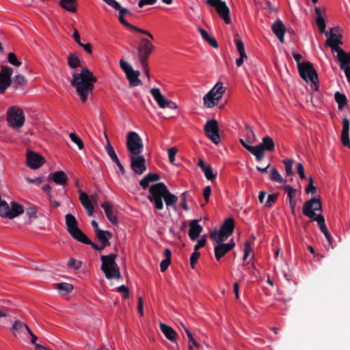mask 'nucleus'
Returning <instances> with one entry per match:
<instances>
[{"mask_svg": "<svg viewBox=\"0 0 350 350\" xmlns=\"http://www.w3.org/2000/svg\"><path fill=\"white\" fill-rule=\"evenodd\" d=\"M97 81L96 77L88 67H82L80 73L74 72L70 81L71 85L75 87L77 95L82 103H85L90 94L93 93L94 84Z\"/></svg>", "mask_w": 350, "mask_h": 350, "instance_id": "1", "label": "nucleus"}, {"mask_svg": "<svg viewBox=\"0 0 350 350\" xmlns=\"http://www.w3.org/2000/svg\"><path fill=\"white\" fill-rule=\"evenodd\" d=\"M239 142L247 151L256 157L257 161L262 160L265 151L273 152L275 150V142L270 136L264 137L262 142L256 146L249 145L247 142L243 139H240Z\"/></svg>", "mask_w": 350, "mask_h": 350, "instance_id": "2", "label": "nucleus"}, {"mask_svg": "<svg viewBox=\"0 0 350 350\" xmlns=\"http://www.w3.org/2000/svg\"><path fill=\"white\" fill-rule=\"evenodd\" d=\"M116 257V254L103 255L100 257L102 261L100 269L107 279H119L121 277L119 267L115 260Z\"/></svg>", "mask_w": 350, "mask_h": 350, "instance_id": "3", "label": "nucleus"}, {"mask_svg": "<svg viewBox=\"0 0 350 350\" xmlns=\"http://www.w3.org/2000/svg\"><path fill=\"white\" fill-rule=\"evenodd\" d=\"M167 187L163 183H157L149 187L148 200L152 203L154 208L157 210H163L164 205L163 200L164 199Z\"/></svg>", "mask_w": 350, "mask_h": 350, "instance_id": "4", "label": "nucleus"}, {"mask_svg": "<svg viewBox=\"0 0 350 350\" xmlns=\"http://www.w3.org/2000/svg\"><path fill=\"white\" fill-rule=\"evenodd\" d=\"M322 204L320 200L316 198H312L310 200L306 201L303 206V214L316 221L318 226H320L325 224V220L322 215H317L314 211H321Z\"/></svg>", "mask_w": 350, "mask_h": 350, "instance_id": "5", "label": "nucleus"}, {"mask_svg": "<svg viewBox=\"0 0 350 350\" xmlns=\"http://www.w3.org/2000/svg\"><path fill=\"white\" fill-rule=\"evenodd\" d=\"M226 90L221 82H217L213 88L204 95L203 98L204 105L207 108H213L219 104Z\"/></svg>", "mask_w": 350, "mask_h": 350, "instance_id": "6", "label": "nucleus"}, {"mask_svg": "<svg viewBox=\"0 0 350 350\" xmlns=\"http://www.w3.org/2000/svg\"><path fill=\"white\" fill-rule=\"evenodd\" d=\"M234 221L232 217L226 219L219 231L215 230L210 237L216 243L225 241L234 232Z\"/></svg>", "mask_w": 350, "mask_h": 350, "instance_id": "7", "label": "nucleus"}, {"mask_svg": "<svg viewBox=\"0 0 350 350\" xmlns=\"http://www.w3.org/2000/svg\"><path fill=\"white\" fill-rule=\"evenodd\" d=\"M24 212L23 206L16 202H11V208L4 200L0 202V216L14 219Z\"/></svg>", "mask_w": 350, "mask_h": 350, "instance_id": "8", "label": "nucleus"}, {"mask_svg": "<svg viewBox=\"0 0 350 350\" xmlns=\"http://www.w3.org/2000/svg\"><path fill=\"white\" fill-rule=\"evenodd\" d=\"M65 222L67 231L74 239L81 242L85 237V234L78 227V221L72 214L66 215Z\"/></svg>", "mask_w": 350, "mask_h": 350, "instance_id": "9", "label": "nucleus"}, {"mask_svg": "<svg viewBox=\"0 0 350 350\" xmlns=\"http://www.w3.org/2000/svg\"><path fill=\"white\" fill-rule=\"evenodd\" d=\"M126 148L129 155L140 154L144 150V144L139 135L134 131H131L126 136Z\"/></svg>", "mask_w": 350, "mask_h": 350, "instance_id": "10", "label": "nucleus"}, {"mask_svg": "<svg viewBox=\"0 0 350 350\" xmlns=\"http://www.w3.org/2000/svg\"><path fill=\"white\" fill-rule=\"evenodd\" d=\"M154 49V46L152 44L150 40L142 38L137 51L134 49L132 52L133 53L137 52L140 63L146 65V61L148 60V57L152 53Z\"/></svg>", "mask_w": 350, "mask_h": 350, "instance_id": "11", "label": "nucleus"}, {"mask_svg": "<svg viewBox=\"0 0 350 350\" xmlns=\"http://www.w3.org/2000/svg\"><path fill=\"white\" fill-rule=\"evenodd\" d=\"M7 120L13 128H21L25 122V115L23 110L16 107H10L7 111Z\"/></svg>", "mask_w": 350, "mask_h": 350, "instance_id": "12", "label": "nucleus"}, {"mask_svg": "<svg viewBox=\"0 0 350 350\" xmlns=\"http://www.w3.org/2000/svg\"><path fill=\"white\" fill-rule=\"evenodd\" d=\"M206 3L215 8L219 16L224 21L226 24L231 23L230 9L225 1L222 0H206Z\"/></svg>", "mask_w": 350, "mask_h": 350, "instance_id": "13", "label": "nucleus"}, {"mask_svg": "<svg viewBox=\"0 0 350 350\" xmlns=\"http://www.w3.org/2000/svg\"><path fill=\"white\" fill-rule=\"evenodd\" d=\"M298 71L301 78L306 81H310L314 84L318 82L317 72L310 62H303V64L299 66Z\"/></svg>", "mask_w": 350, "mask_h": 350, "instance_id": "14", "label": "nucleus"}, {"mask_svg": "<svg viewBox=\"0 0 350 350\" xmlns=\"http://www.w3.org/2000/svg\"><path fill=\"white\" fill-rule=\"evenodd\" d=\"M204 129L206 135L213 143L218 144L220 142L219 128L216 120H208Z\"/></svg>", "mask_w": 350, "mask_h": 350, "instance_id": "15", "label": "nucleus"}, {"mask_svg": "<svg viewBox=\"0 0 350 350\" xmlns=\"http://www.w3.org/2000/svg\"><path fill=\"white\" fill-rule=\"evenodd\" d=\"M116 10H119L118 20L122 25L136 32L147 36L150 40H154V37L150 32L144 29H141L135 25H133L124 19L125 14H127V13H129V10L127 8H122L120 5V8Z\"/></svg>", "mask_w": 350, "mask_h": 350, "instance_id": "16", "label": "nucleus"}, {"mask_svg": "<svg viewBox=\"0 0 350 350\" xmlns=\"http://www.w3.org/2000/svg\"><path fill=\"white\" fill-rule=\"evenodd\" d=\"M336 53L340 68L345 72L347 81L350 82V53H346L342 49H338Z\"/></svg>", "mask_w": 350, "mask_h": 350, "instance_id": "17", "label": "nucleus"}, {"mask_svg": "<svg viewBox=\"0 0 350 350\" xmlns=\"http://www.w3.org/2000/svg\"><path fill=\"white\" fill-rule=\"evenodd\" d=\"M131 168L137 174L141 175L146 170V159L143 155H129Z\"/></svg>", "mask_w": 350, "mask_h": 350, "instance_id": "18", "label": "nucleus"}, {"mask_svg": "<svg viewBox=\"0 0 350 350\" xmlns=\"http://www.w3.org/2000/svg\"><path fill=\"white\" fill-rule=\"evenodd\" d=\"M12 73V68L6 66H1V70L0 71V94L4 93L5 90L10 85Z\"/></svg>", "mask_w": 350, "mask_h": 350, "instance_id": "19", "label": "nucleus"}, {"mask_svg": "<svg viewBox=\"0 0 350 350\" xmlns=\"http://www.w3.org/2000/svg\"><path fill=\"white\" fill-rule=\"evenodd\" d=\"M336 32H338L337 28H332L329 31V36L325 42V44L330 47L333 52H337L338 49H341L339 45L342 44L341 36L340 34H337Z\"/></svg>", "mask_w": 350, "mask_h": 350, "instance_id": "20", "label": "nucleus"}, {"mask_svg": "<svg viewBox=\"0 0 350 350\" xmlns=\"http://www.w3.org/2000/svg\"><path fill=\"white\" fill-rule=\"evenodd\" d=\"M45 162L44 158L40 154L28 150L27 153V164L31 169L39 168Z\"/></svg>", "mask_w": 350, "mask_h": 350, "instance_id": "21", "label": "nucleus"}, {"mask_svg": "<svg viewBox=\"0 0 350 350\" xmlns=\"http://www.w3.org/2000/svg\"><path fill=\"white\" fill-rule=\"evenodd\" d=\"M105 137L107 139L106 152H107V154L109 156V157L111 158L112 161L114 162L117 165L120 173L122 175H124L126 173L124 167L120 163V161L114 150V148H113L112 145L111 144L107 135H105Z\"/></svg>", "mask_w": 350, "mask_h": 350, "instance_id": "22", "label": "nucleus"}, {"mask_svg": "<svg viewBox=\"0 0 350 350\" xmlns=\"http://www.w3.org/2000/svg\"><path fill=\"white\" fill-rule=\"evenodd\" d=\"M189 237L191 240L196 241L200 237L203 228L198 224V219H193L189 223Z\"/></svg>", "mask_w": 350, "mask_h": 350, "instance_id": "23", "label": "nucleus"}, {"mask_svg": "<svg viewBox=\"0 0 350 350\" xmlns=\"http://www.w3.org/2000/svg\"><path fill=\"white\" fill-rule=\"evenodd\" d=\"M342 123V129L341 132V142L344 146H347L350 148V139L349 136L350 127L349 120L347 118H344Z\"/></svg>", "mask_w": 350, "mask_h": 350, "instance_id": "24", "label": "nucleus"}, {"mask_svg": "<svg viewBox=\"0 0 350 350\" xmlns=\"http://www.w3.org/2000/svg\"><path fill=\"white\" fill-rule=\"evenodd\" d=\"M271 30L273 33L276 36L278 40L281 42H284V36L286 32V27L280 20H277L272 25Z\"/></svg>", "mask_w": 350, "mask_h": 350, "instance_id": "25", "label": "nucleus"}, {"mask_svg": "<svg viewBox=\"0 0 350 350\" xmlns=\"http://www.w3.org/2000/svg\"><path fill=\"white\" fill-rule=\"evenodd\" d=\"M49 177L55 183L62 186L66 185L68 181L66 174L61 170L51 173Z\"/></svg>", "mask_w": 350, "mask_h": 350, "instance_id": "26", "label": "nucleus"}, {"mask_svg": "<svg viewBox=\"0 0 350 350\" xmlns=\"http://www.w3.org/2000/svg\"><path fill=\"white\" fill-rule=\"evenodd\" d=\"M150 93L156 102L157 103L158 105L161 108H166V104L168 100V99L165 98L163 94H161L160 90L159 88H152L150 90Z\"/></svg>", "mask_w": 350, "mask_h": 350, "instance_id": "27", "label": "nucleus"}, {"mask_svg": "<svg viewBox=\"0 0 350 350\" xmlns=\"http://www.w3.org/2000/svg\"><path fill=\"white\" fill-rule=\"evenodd\" d=\"M160 179V176L157 173H149L146 175L140 181L139 185L144 189H146L150 187L151 182H156Z\"/></svg>", "mask_w": 350, "mask_h": 350, "instance_id": "28", "label": "nucleus"}, {"mask_svg": "<svg viewBox=\"0 0 350 350\" xmlns=\"http://www.w3.org/2000/svg\"><path fill=\"white\" fill-rule=\"evenodd\" d=\"M59 5L62 8L71 13H76L77 12V0H60Z\"/></svg>", "mask_w": 350, "mask_h": 350, "instance_id": "29", "label": "nucleus"}, {"mask_svg": "<svg viewBox=\"0 0 350 350\" xmlns=\"http://www.w3.org/2000/svg\"><path fill=\"white\" fill-rule=\"evenodd\" d=\"M96 237L98 239L101 244L104 246H110L109 239L112 237V234L108 230H97L95 234Z\"/></svg>", "mask_w": 350, "mask_h": 350, "instance_id": "30", "label": "nucleus"}, {"mask_svg": "<svg viewBox=\"0 0 350 350\" xmlns=\"http://www.w3.org/2000/svg\"><path fill=\"white\" fill-rule=\"evenodd\" d=\"M160 329L165 336L170 340L174 342L176 340L177 334L175 330L170 326L163 323H160Z\"/></svg>", "mask_w": 350, "mask_h": 350, "instance_id": "31", "label": "nucleus"}, {"mask_svg": "<svg viewBox=\"0 0 350 350\" xmlns=\"http://www.w3.org/2000/svg\"><path fill=\"white\" fill-rule=\"evenodd\" d=\"M217 243V245L215 246L214 252L216 259L219 260L229 252L230 250L227 244H225L223 242Z\"/></svg>", "mask_w": 350, "mask_h": 350, "instance_id": "32", "label": "nucleus"}, {"mask_svg": "<svg viewBox=\"0 0 350 350\" xmlns=\"http://www.w3.org/2000/svg\"><path fill=\"white\" fill-rule=\"evenodd\" d=\"M198 165L201 168V170L203 171V172L204 173V175L206 176V178L208 179V180H213V179L215 178L216 177V174H215L213 172V170L211 167L210 165H206L204 161H203V159H200L198 160Z\"/></svg>", "mask_w": 350, "mask_h": 350, "instance_id": "33", "label": "nucleus"}, {"mask_svg": "<svg viewBox=\"0 0 350 350\" xmlns=\"http://www.w3.org/2000/svg\"><path fill=\"white\" fill-rule=\"evenodd\" d=\"M139 71L134 70L133 69L126 74V79L129 80L131 86H137L142 83L141 80L139 79Z\"/></svg>", "mask_w": 350, "mask_h": 350, "instance_id": "34", "label": "nucleus"}, {"mask_svg": "<svg viewBox=\"0 0 350 350\" xmlns=\"http://www.w3.org/2000/svg\"><path fill=\"white\" fill-rule=\"evenodd\" d=\"M163 200L167 207H172L175 211L177 210L176 203L178 201V197L174 194L171 193L169 189L165 192Z\"/></svg>", "mask_w": 350, "mask_h": 350, "instance_id": "35", "label": "nucleus"}, {"mask_svg": "<svg viewBox=\"0 0 350 350\" xmlns=\"http://www.w3.org/2000/svg\"><path fill=\"white\" fill-rule=\"evenodd\" d=\"M55 288L58 291L59 293L62 295H66L73 290V286L71 284L62 282L55 284Z\"/></svg>", "mask_w": 350, "mask_h": 350, "instance_id": "36", "label": "nucleus"}, {"mask_svg": "<svg viewBox=\"0 0 350 350\" xmlns=\"http://www.w3.org/2000/svg\"><path fill=\"white\" fill-rule=\"evenodd\" d=\"M101 207L104 209L108 219L113 224H117V218L113 214V208L111 204H109L108 202H105L101 204Z\"/></svg>", "mask_w": 350, "mask_h": 350, "instance_id": "37", "label": "nucleus"}, {"mask_svg": "<svg viewBox=\"0 0 350 350\" xmlns=\"http://www.w3.org/2000/svg\"><path fill=\"white\" fill-rule=\"evenodd\" d=\"M198 31L202 38L206 40L213 48L217 49L218 47L217 40L214 38L211 37L206 30L202 27H198Z\"/></svg>", "mask_w": 350, "mask_h": 350, "instance_id": "38", "label": "nucleus"}, {"mask_svg": "<svg viewBox=\"0 0 350 350\" xmlns=\"http://www.w3.org/2000/svg\"><path fill=\"white\" fill-rule=\"evenodd\" d=\"M29 327L27 324L22 323L20 321H16L12 325V329L14 331V336H18L23 330H29Z\"/></svg>", "mask_w": 350, "mask_h": 350, "instance_id": "39", "label": "nucleus"}, {"mask_svg": "<svg viewBox=\"0 0 350 350\" xmlns=\"http://www.w3.org/2000/svg\"><path fill=\"white\" fill-rule=\"evenodd\" d=\"M81 59L79 57L72 53H70L68 57V64L71 68H77L81 66Z\"/></svg>", "mask_w": 350, "mask_h": 350, "instance_id": "40", "label": "nucleus"}, {"mask_svg": "<svg viewBox=\"0 0 350 350\" xmlns=\"http://www.w3.org/2000/svg\"><path fill=\"white\" fill-rule=\"evenodd\" d=\"M78 193H79V200L83 205V206L87 209L91 208V206H93L92 203L90 202L89 199V196L88 194L83 191H82L81 189L78 190Z\"/></svg>", "mask_w": 350, "mask_h": 350, "instance_id": "41", "label": "nucleus"}, {"mask_svg": "<svg viewBox=\"0 0 350 350\" xmlns=\"http://www.w3.org/2000/svg\"><path fill=\"white\" fill-rule=\"evenodd\" d=\"M334 98L338 104L339 109H342L347 105V97L344 94L336 92L334 94Z\"/></svg>", "mask_w": 350, "mask_h": 350, "instance_id": "42", "label": "nucleus"}, {"mask_svg": "<svg viewBox=\"0 0 350 350\" xmlns=\"http://www.w3.org/2000/svg\"><path fill=\"white\" fill-rule=\"evenodd\" d=\"M81 243H83L84 244L90 245L92 248H94L95 250L101 252L107 246H104V245L101 244L100 245L92 242L90 239H88V237L85 235V237H84Z\"/></svg>", "mask_w": 350, "mask_h": 350, "instance_id": "43", "label": "nucleus"}, {"mask_svg": "<svg viewBox=\"0 0 350 350\" xmlns=\"http://www.w3.org/2000/svg\"><path fill=\"white\" fill-rule=\"evenodd\" d=\"M269 178L273 181L279 183H283L285 182V180L283 178V177L280 175V174L275 168H273L271 170Z\"/></svg>", "mask_w": 350, "mask_h": 350, "instance_id": "44", "label": "nucleus"}, {"mask_svg": "<svg viewBox=\"0 0 350 350\" xmlns=\"http://www.w3.org/2000/svg\"><path fill=\"white\" fill-rule=\"evenodd\" d=\"M181 325H182L183 330L187 334L189 342H191L195 347H196L198 349L200 348V345L196 340V339L194 338L192 333L190 332L189 328L187 327H186L183 323L181 324Z\"/></svg>", "mask_w": 350, "mask_h": 350, "instance_id": "45", "label": "nucleus"}, {"mask_svg": "<svg viewBox=\"0 0 350 350\" xmlns=\"http://www.w3.org/2000/svg\"><path fill=\"white\" fill-rule=\"evenodd\" d=\"M283 163L284 165L285 171L288 176H291L293 174V160L291 159H285L283 160Z\"/></svg>", "mask_w": 350, "mask_h": 350, "instance_id": "46", "label": "nucleus"}, {"mask_svg": "<svg viewBox=\"0 0 350 350\" xmlns=\"http://www.w3.org/2000/svg\"><path fill=\"white\" fill-rule=\"evenodd\" d=\"M317 25L319 29V31L321 33L325 34L326 36L328 33L326 31V24L325 20L323 16L317 17L316 20Z\"/></svg>", "mask_w": 350, "mask_h": 350, "instance_id": "47", "label": "nucleus"}, {"mask_svg": "<svg viewBox=\"0 0 350 350\" xmlns=\"http://www.w3.org/2000/svg\"><path fill=\"white\" fill-rule=\"evenodd\" d=\"M319 228L320 230L325 235V238L327 239V240L329 243V245H332L333 238H332V236L331 235V234L329 233V232L328 231L326 224H325L323 225H321V226H319Z\"/></svg>", "mask_w": 350, "mask_h": 350, "instance_id": "48", "label": "nucleus"}, {"mask_svg": "<svg viewBox=\"0 0 350 350\" xmlns=\"http://www.w3.org/2000/svg\"><path fill=\"white\" fill-rule=\"evenodd\" d=\"M69 136L72 142L76 144L80 150L83 148L84 145L83 141L76 134L70 133Z\"/></svg>", "mask_w": 350, "mask_h": 350, "instance_id": "49", "label": "nucleus"}, {"mask_svg": "<svg viewBox=\"0 0 350 350\" xmlns=\"http://www.w3.org/2000/svg\"><path fill=\"white\" fill-rule=\"evenodd\" d=\"M295 195L296 193H289V195H288V198L289 199V204L291 208V213L294 215H295V206L297 204V201L295 199Z\"/></svg>", "mask_w": 350, "mask_h": 350, "instance_id": "50", "label": "nucleus"}, {"mask_svg": "<svg viewBox=\"0 0 350 350\" xmlns=\"http://www.w3.org/2000/svg\"><path fill=\"white\" fill-rule=\"evenodd\" d=\"M314 180L312 176H310L308 178V185L306 188V193L314 194L317 192V188L313 185Z\"/></svg>", "mask_w": 350, "mask_h": 350, "instance_id": "51", "label": "nucleus"}, {"mask_svg": "<svg viewBox=\"0 0 350 350\" xmlns=\"http://www.w3.org/2000/svg\"><path fill=\"white\" fill-rule=\"evenodd\" d=\"M8 59L11 64L15 66H20L21 65V62L17 59L16 55L14 53H8Z\"/></svg>", "mask_w": 350, "mask_h": 350, "instance_id": "52", "label": "nucleus"}, {"mask_svg": "<svg viewBox=\"0 0 350 350\" xmlns=\"http://www.w3.org/2000/svg\"><path fill=\"white\" fill-rule=\"evenodd\" d=\"M177 151L178 150L175 147L170 148L167 150L169 161L172 164H175V156Z\"/></svg>", "mask_w": 350, "mask_h": 350, "instance_id": "53", "label": "nucleus"}, {"mask_svg": "<svg viewBox=\"0 0 350 350\" xmlns=\"http://www.w3.org/2000/svg\"><path fill=\"white\" fill-rule=\"evenodd\" d=\"M200 256V253L199 252L194 251L190 257V265L192 269H194L196 267V264Z\"/></svg>", "mask_w": 350, "mask_h": 350, "instance_id": "54", "label": "nucleus"}, {"mask_svg": "<svg viewBox=\"0 0 350 350\" xmlns=\"http://www.w3.org/2000/svg\"><path fill=\"white\" fill-rule=\"evenodd\" d=\"M278 194L273 193L268 196L267 200L265 203L267 207H271L276 202Z\"/></svg>", "mask_w": 350, "mask_h": 350, "instance_id": "55", "label": "nucleus"}, {"mask_svg": "<svg viewBox=\"0 0 350 350\" xmlns=\"http://www.w3.org/2000/svg\"><path fill=\"white\" fill-rule=\"evenodd\" d=\"M120 66L121 69L125 72V74L133 70L132 66L122 59L120 61Z\"/></svg>", "mask_w": 350, "mask_h": 350, "instance_id": "56", "label": "nucleus"}, {"mask_svg": "<svg viewBox=\"0 0 350 350\" xmlns=\"http://www.w3.org/2000/svg\"><path fill=\"white\" fill-rule=\"evenodd\" d=\"M188 195H189L188 192L185 191V192H183L180 196V201H181L180 204L185 211L189 210V207L187 204V198Z\"/></svg>", "mask_w": 350, "mask_h": 350, "instance_id": "57", "label": "nucleus"}, {"mask_svg": "<svg viewBox=\"0 0 350 350\" xmlns=\"http://www.w3.org/2000/svg\"><path fill=\"white\" fill-rule=\"evenodd\" d=\"M14 83L18 85L24 86L27 83V81L24 76L18 75L14 77Z\"/></svg>", "mask_w": 350, "mask_h": 350, "instance_id": "58", "label": "nucleus"}, {"mask_svg": "<svg viewBox=\"0 0 350 350\" xmlns=\"http://www.w3.org/2000/svg\"><path fill=\"white\" fill-rule=\"evenodd\" d=\"M251 251H252L251 243L249 241H246L245 243L244 254H243V260H245L247 258Z\"/></svg>", "mask_w": 350, "mask_h": 350, "instance_id": "59", "label": "nucleus"}, {"mask_svg": "<svg viewBox=\"0 0 350 350\" xmlns=\"http://www.w3.org/2000/svg\"><path fill=\"white\" fill-rule=\"evenodd\" d=\"M81 262H77L74 258H70L68 262V266L69 267H73L75 269H79L81 267Z\"/></svg>", "mask_w": 350, "mask_h": 350, "instance_id": "60", "label": "nucleus"}, {"mask_svg": "<svg viewBox=\"0 0 350 350\" xmlns=\"http://www.w3.org/2000/svg\"><path fill=\"white\" fill-rule=\"evenodd\" d=\"M26 214L29 219H36L37 217V210L35 207H31L27 209Z\"/></svg>", "mask_w": 350, "mask_h": 350, "instance_id": "61", "label": "nucleus"}, {"mask_svg": "<svg viewBox=\"0 0 350 350\" xmlns=\"http://www.w3.org/2000/svg\"><path fill=\"white\" fill-rule=\"evenodd\" d=\"M118 292L124 293V298L128 299L129 297V289L125 285H121L118 288Z\"/></svg>", "mask_w": 350, "mask_h": 350, "instance_id": "62", "label": "nucleus"}, {"mask_svg": "<svg viewBox=\"0 0 350 350\" xmlns=\"http://www.w3.org/2000/svg\"><path fill=\"white\" fill-rule=\"evenodd\" d=\"M297 173L299 175V177L301 180L306 179V176L304 173V167L301 163H298L297 165Z\"/></svg>", "mask_w": 350, "mask_h": 350, "instance_id": "63", "label": "nucleus"}, {"mask_svg": "<svg viewBox=\"0 0 350 350\" xmlns=\"http://www.w3.org/2000/svg\"><path fill=\"white\" fill-rule=\"evenodd\" d=\"M171 260L170 259H163L160 264V269L161 272H164L167 270L169 265H170Z\"/></svg>", "mask_w": 350, "mask_h": 350, "instance_id": "64", "label": "nucleus"}]
</instances>
